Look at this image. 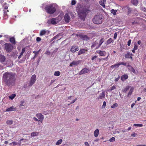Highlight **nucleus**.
<instances>
[{
    "label": "nucleus",
    "instance_id": "nucleus-1",
    "mask_svg": "<svg viewBox=\"0 0 146 146\" xmlns=\"http://www.w3.org/2000/svg\"><path fill=\"white\" fill-rule=\"evenodd\" d=\"M15 75L13 73L6 72L3 74V80L7 86H13L15 83Z\"/></svg>",
    "mask_w": 146,
    "mask_h": 146
},
{
    "label": "nucleus",
    "instance_id": "nucleus-2",
    "mask_svg": "<svg viewBox=\"0 0 146 146\" xmlns=\"http://www.w3.org/2000/svg\"><path fill=\"white\" fill-rule=\"evenodd\" d=\"M45 10L46 12L50 14H52L56 11V7L53 3H51L46 5Z\"/></svg>",
    "mask_w": 146,
    "mask_h": 146
},
{
    "label": "nucleus",
    "instance_id": "nucleus-3",
    "mask_svg": "<svg viewBox=\"0 0 146 146\" xmlns=\"http://www.w3.org/2000/svg\"><path fill=\"white\" fill-rule=\"evenodd\" d=\"M102 15H96L93 19V22L95 24H99L102 23Z\"/></svg>",
    "mask_w": 146,
    "mask_h": 146
},
{
    "label": "nucleus",
    "instance_id": "nucleus-4",
    "mask_svg": "<svg viewBox=\"0 0 146 146\" xmlns=\"http://www.w3.org/2000/svg\"><path fill=\"white\" fill-rule=\"evenodd\" d=\"M36 116L38 119L35 117H34L33 118L34 120L35 121H38V122L39 121L41 123H42L44 118V115H42L41 113H38L36 114ZM38 125H40V124L39 123H38Z\"/></svg>",
    "mask_w": 146,
    "mask_h": 146
},
{
    "label": "nucleus",
    "instance_id": "nucleus-5",
    "mask_svg": "<svg viewBox=\"0 0 146 146\" xmlns=\"http://www.w3.org/2000/svg\"><path fill=\"white\" fill-rule=\"evenodd\" d=\"M5 45V49L7 52H11L13 48V46L10 43H6Z\"/></svg>",
    "mask_w": 146,
    "mask_h": 146
},
{
    "label": "nucleus",
    "instance_id": "nucleus-6",
    "mask_svg": "<svg viewBox=\"0 0 146 146\" xmlns=\"http://www.w3.org/2000/svg\"><path fill=\"white\" fill-rule=\"evenodd\" d=\"M36 76L35 74L33 75L31 78V80L29 83V86H31L35 83L36 79Z\"/></svg>",
    "mask_w": 146,
    "mask_h": 146
},
{
    "label": "nucleus",
    "instance_id": "nucleus-7",
    "mask_svg": "<svg viewBox=\"0 0 146 146\" xmlns=\"http://www.w3.org/2000/svg\"><path fill=\"white\" fill-rule=\"evenodd\" d=\"M57 18H53L48 20L47 23L48 24H52L53 25L57 24L56 20Z\"/></svg>",
    "mask_w": 146,
    "mask_h": 146
},
{
    "label": "nucleus",
    "instance_id": "nucleus-8",
    "mask_svg": "<svg viewBox=\"0 0 146 146\" xmlns=\"http://www.w3.org/2000/svg\"><path fill=\"white\" fill-rule=\"evenodd\" d=\"M90 72V70L86 68H85L82 69L79 72L80 75H82L86 73H88Z\"/></svg>",
    "mask_w": 146,
    "mask_h": 146
},
{
    "label": "nucleus",
    "instance_id": "nucleus-9",
    "mask_svg": "<svg viewBox=\"0 0 146 146\" xmlns=\"http://www.w3.org/2000/svg\"><path fill=\"white\" fill-rule=\"evenodd\" d=\"M88 10L87 9H84L81 10L80 13L79 14L83 15L84 17L82 19H84L85 17H86V13L87 12Z\"/></svg>",
    "mask_w": 146,
    "mask_h": 146
},
{
    "label": "nucleus",
    "instance_id": "nucleus-10",
    "mask_svg": "<svg viewBox=\"0 0 146 146\" xmlns=\"http://www.w3.org/2000/svg\"><path fill=\"white\" fill-rule=\"evenodd\" d=\"M64 18L65 21L66 23H68L69 22L70 20V18L68 14L66 13L65 14Z\"/></svg>",
    "mask_w": 146,
    "mask_h": 146
},
{
    "label": "nucleus",
    "instance_id": "nucleus-11",
    "mask_svg": "<svg viewBox=\"0 0 146 146\" xmlns=\"http://www.w3.org/2000/svg\"><path fill=\"white\" fill-rule=\"evenodd\" d=\"M79 50L78 47L77 46H72L70 51L73 53Z\"/></svg>",
    "mask_w": 146,
    "mask_h": 146
},
{
    "label": "nucleus",
    "instance_id": "nucleus-12",
    "mask_svg": "<svg viewBox=\"0 0 146 146\" xmlns=\"http://www.w3.org/2000/svg\"><path fill=\"white\" fill-rule=\"evenodd\" d=\"M96 53L99 54L100 56H104L106 54V52L105 51H102L101 50H98L96 51Z\"/></svg>",
    "mask_w": 146,
    "mask_h": 146
},
{
    "label": "nucleus",
    "instance_id": "nucleus-13",
    "mask_svg": "<svg viewBox=\"0 0 146 146\" xmlns=\"http://www.w3.org/2000/svg\"><path fill=\"white\" fill-rule=\"evenodd\" d=\"M133 55V54L131 53H130L129 52H128L127 53L125 54V57L126 58H129L131 59L132 60H133L132 56Z\"/></svg>",
    "mask_w": 146,
    "mask_h": 146
},
{
    "label": "nucleus",
    "instance_id": "nucleus-14",
    "mask_svg": "<svg viewBox=\"0 0 146 146\" xmlns=\"http://www.w3.org/2000/svg\"><path fill=\"white\" fill-rule=\"evenodd\" d=\"M127 66L128 67V69L130 71L134 73H135V71L134 69L130 65H128Z\"/></svg>",
    "mask_w": 146,
    "mask_h": 146
},
{
    "label": "nucleus",
    "instance_id": "nucleus-15",
    "mask_svg": "<svg viewBox=\"0 0 146 146\" xmlns=\"http://www.w3.org/2000/svg\"><path fill=\"white\" fill-rule=\"evenodd\" d=\"M128 76L126 74H125L122 75L121 77V80L124 81H125L126 80L128 79Z\"/></svg>",
    "mask_w": 146,
    "mask_h": 146
},
{
    "label": "nucleus",
    "instance_id": "nucleus-16",
    "mask_svg": "<svg viewBox=\"0 0 146 146\" xmlns=\"http://www.w3.org/2000/svg\"><path fill=\"white\" fill-rule=\"evenodd\" d=\"M105 93L104 91H103L100 94L99 96L98 97V98L102 99L105 98Z\"/></svg>",
    "mask_w": 146,
    "mask_h": 146
},
{
    "label": "nucleus",
    "instance_id": "nucleus-17",
    "mask_svg": "<svg viewBox=\"0 0 146 146\" xmlns=\"http://www.w3.org/2000/svg\"><path fill=\"white\" fill-rule=\"evenodd\" d=\"M80 63V61H73L71 63H70V66L71 67L73 66V65H78Z\"/></svg>",
    "mask_w": 146,
    "mask_h": 146
},
{
    "label": "nucleus",
    "instance_id": "nucleus-18",
    "mask_svg": "<svg viewBox=\"0 0 146 146\" xmlns=\"http://www.w3.org/2000/svg\"><path fill=\"white\" fill-rule=\"evenodd\" d=\"M80 38L82 40H89V38L86 35H80Z\"/></svg>",
    "mask_w": 146,
    "mask_h": 146
},
{
    "label": "nucleus",
    "instance_id": "nucleus-19",
    "mask_svg": "<svg viewBox=\"0 0 146 146\" xmlns=\"http://www.w3.org/2000/svg\"><path fill=\"white\" fill-rule=\"evenodd\" d=\"M16 110V108H13V106L10 107V108H7L6 110V111H10Z\"/></svg>",
    "mask_w": 146,
    "mask_h": 146
},
{
    "label": "nucleus",
    "instance_id": "nucleus-20",
    "mask_svg": "<svg viewBox=\"0 0 146 146\" xmlns=\"http://www.w3.org/2000/svg\"><path fill=\"white\" fill-rule=\"evenodd\" d=\"M4 0H1V3L2 4V5H3V7H4L5 9H7L8 8V7L7 6V4L6 3H4Z\"/></svg>",
    "mask_w": 146,
    "mask_h": 146
},
{
    "label": "nucleus",
    "instance_id": "nucleus-21",
    "mask_svg": "<svg viewBox=\"0 0 146 146\" xmlns=\"http://www.w3.org/2000/svg\"><path fill=\"white\" fill-rule=\"evenodd\" d=\"M87 49H82L80 50L78 52V55H80L82 54H84L85 53L86 51H87Z\"/></svg>",
    "mask_w": 146,
    "mask_h": 146
},
{
    "label": "nucleus",
    "instance_id": "nucleus-22",
    "mask_svg": "<svg viewBox=\"0 0 146 146\" xmlns=\"http://www.w3.org/2000/svg\"><path fill=\"white\" fill-rule=\"evenodd\" d=\"M25 52V48H23L22 49V51L20 53V55L18 56V59H20L21 57L23 56V54Z\"/></svg>",
    "mask_w": 146,
    "mask_h": 146
},
{
    "label": "nucleus",
    "instance_id": "nucleus-23",
    "mask_svg": "<svg viewBox=\"0 0 146 146\" xmlns=\"http://www.w3.org/2000/svg\"><path fill=\"white\" fill-rule=\"evenodd\" d=\"M47 31H46L45 30H42L41 31L40 33V36H42L46 34L47 32ZM49 32V31H48Z\"/></svg>",
    "mask_w": 146,
    "mask_h": 146
},
{
    "label": "nucleus",
    "instance_id": "nucleus-24",
    "mask_svg": "<svg viewBox=\"0 0 146 146\" xmlns=\"http://www.w3.org/2000/svg\"><path fill=\"white\" fill-rule=\"evenodd\" d=\"M9 41L11 42L14 44L16 43L15 38L13 37L10 38L9 39Z\"/></svg>",
    "mask_w": 146,
    "mask_h": 146
},
{
    "label": "nucleus",
    "instance_id": "nucleus-25",
    "mask_svg": "<svg viewBox=\"0 0 146 146\" xmlns=\"http://www.w3.org/2000/svg\"><path fill=\"white\" fill-rule=\"evenodd\" d=\"M99 130L98 129H96L94 132V135L95 137H97L99 134Z\"/></svg>",
    "mask_w": 146,
    "mask_h": 146
},
{
    "label": "nucleus",
    "instance_id": "nucleus-26",
    "mask_svg": "<svg viewBox=\"0 0 146 146\" xmlns=\"http://www.w3.org/2000/svg\"><path fill=\"white\" fill-rule=\"evenodd\" d=\"M39 132H33L31 133V136L33 137L37 136L39 135Z\"/></svg>",
    "mask_w": 146,
    "mask_h": 146
},
{
    "label": "nucleus",
    "instance_id": "nucleus-27",
    "mask_svg": "<svg viewBox=\"0 0 146 146\" xmlns=\"http://www.w3.org/2000/svg\"><path fill=\"white\" fill-rule=\"evenodd\" d=\"M106 2V0H102L100 1V4L104 7H105V3Z\"/></svg>",
    "mask_w": 146,
    "mask_h": 146
},
{
    "label": "nucleus",
    "instance_id": "nucleus-28",
    "mask_svg": "<svg viewBox=\"0 0 146 146\" xmlns=\"http://www.w3.org/2000/svg\"><path fill=\"white\" fill-rule=\"evenodd\" d=\"M134 90L133 88L132 87L131 88L130 90H129V91L128 94L127 95V96L129 97V96H130L131 95L132 93L133 90Z\"/></svg>",
    "mask_w": 146,
    "mask_h": 146
},
{
    "label": "nucleus",
    "instance_id": "nucleus-29",
    "mask_svg": "<svg viewBox=\"0 0 146 146\" xmlns=\"http://www.w3.org/2000/svg\"><path fill=\"white\" fill-rule=\"evenodd\" d=\"M113 40L111 38H110L106 42V45H108L110 44L111 42H113Z\"/></svg>",
    "mask_w": 146,
    "mask_h": 146
},
{
    "label": "nucleus",
    "instance_id": "nucleus-30",
    "mask_svg": "<svg viewBox=\"0 0 146 146\" xmlns=\"http://www.w3.org/2000/svg\"><path fill=\"white\" fill-rule=\"evenodd\" d=\"M119 66V63H116L115 64L111 66L110 67L112 68L113 69L114 68H118Z\"/></svg>",
    "mask_w": 146,
    "mask_h": 146
},
{
    "label": "nucleus",
    "instance_id": "nucleus-31",
    "mask_svg": "<svg viewBox=\"0 0 146 146\" xmlns=\"http://www.w3.org/2000/svg\"><path fill=\"white\" fill-rule=\"evenodd\" d=\"M130 86H128L126 87L124 89L122 90V91L126 93L127 92V91L129 89V88H130Z\"/></svg>",
    "mask_w": 146,
    "mask_h": 146
},
{
    "label": "nucleus",
    "instance_id": "nucleus-32",
    "mask_svg": "<svg viewBox=\"0 0 146 146\" xmlns=\"http://www.w3.org/2000/svg\"><path fill=\"white\" fill-rule=\"evenodd\" d=\"M104 38H102L100 40L98 47H100L102 44V43L104 42Z\"/></svg>",
    "mask_w": 146,
    "mask_h": 146
},
{
    "label": "nucleus",
    "instance_id": "nucleus-33",
    "mask_svg": "<svg viewBox=\"0 0 146 146\" xmlns=\"http://www.w3.org/2000/svg\"><path fill=\"white\" fill-rule=\"evenodd\" d=\"M5 60V58L4 56H1L0 58V61L1 62H4Z\"/></svg>",
    "mask_w": 146,
    "mask_h": 146
},
{
    "label": "nucleus",
    "instance_id": "nucleus-34",
    "mask_svg": "<svg viewBox=\"0 0 146 146\" xmlns=\"http://www.w3.org/2000/svg\"><path fill=\"white\" fill-rule=\"evenodd\" d=\"M117 10H114V9H112L111 11V13L113 14V15H116V12H117Z\"/></svg>",
    "mask_w": 146,
    "mask_h": 146
},
{
    "label": "nucleus",
    "instance_id": "nucleus-35",
    "mask_svg": "<svg viewBox=\"0 0 146 146\" xmlns=\"http://www.w3.org/2000/svg\"><path fill=\"white\" fill-rule=\"evenodd\" d=\"M40 50V49L38 50L37 51V53H35V54L33 58V59L34 60L35 58L37 56Z\"/></svg>",
    "mask_w": 146,
    "mask_h": 146
},
{
    "label": "nucleus",
    "instance_id": "nucleus-36",
    "mask_svg": "<svg viewBox=\"0 0 146 146\" xmlns=\"http://www.w3.org/2000/svg\"><path fill=\"white\" fill-rule=\"evenodd\" d=\"M16 96V95L15 94H13L11 95V96H9V98L11 100L13 99Z\"/></svg>",
    "mask_w": 146,
    "mask_h": 146
},
{
    "label": "nucleus",
    "instance_id": "nucleus-37",
    "mask_svg": "<svg viewBox=\"0 0 146 146\" xmlns=\"http://www.w3.org/2000/svg\"><path fill=\"white\" fill-rule=\"evenodd\" d=\"M13 121L12 120H8L6 121V123L8 125H11L13 123Z\"/></svg>",
    "mask_w": 146,
    "mask_h": 146
},
{
    "label": "nucleus",
    "instance_id": "nucleus-38",
    "mask_svg": "<svg viewBox=\"0 0 146 146\" xmlns=\"http://www.w3.org/2000/svg\"><path fill=\"white\" fill-rule=\"evenodd\" d=\"M131 2L134 5H136L138 3L137 0H131Z\"/></svg>",
    "mask_w": 146,
    "mask_h": 146
},
{
    "label": "nucleus",
    "instance_id": "nucleus-39",
    "mask_svg": "<svg viewBox=\"0 0 146 146\" xmlns=\"http://www.w3.org/2000/svg\"><path fill=\"white\" fill-rule=\"evenodd\" d=\"M60 74V72L59 71H56L55 72L54 75L56 76H59Z\"/></svg>",
    "mask_w": 146,
    "mask_h": 146
},
{
    "label": "nucleus",
    "instance_id": "nucleus-40",
    "mask_svg": "<svg viewBox=\"0 0 146 146\" xmlns=\"http://www.w3.org/2000/svg\"><path fill=\"white\" fill-rule=\"evenodd\" d=\"M62 141V139H60L56 143V145H59L60 144Z\"/></svg>",
    "mask_w": 146,
    "mask_h": 146
},
{
    "label": "nucleus",
    "instance_id": "nucleus-41",
    "mask_svg": "<svg viewBox=\"0 0 146 146\" xmlns=\"http://www.w3.org/2000/svg\"><path fill=\"white\" fill-rule=\"evenodd\" d=\"M118 106V104L117 103H115L114 104H113V105L111 106V108H115L116 107H117Z\"/></svg>",
    "mask_w": 146,
    "mask_h": 146
},
{
    "label": "nucleus",
    "instance_id": "nucleus-42",
    "mask_svg": "<svg viewBox=\"0 0 146 146\" xmlns=\"http://www.w3.org/2000/svg\"><path fill=\"white\" fill-rule=\"evenodd\" d=\"M84 16V15H81L80 14H79V17H80V19L82 20H83V21H84L86 17H85L84 18V19H82L84 17H83Z\"/></svg>",
    "mask_w": 146,
    "mask_h": 146
},
{
    "label": "nucleus",
    "instance_id": "nucleus-43",
    "mask_svg": "<svg viewBox=\"0 0 146 146\" xmlns=\"http://www.w3.org/2000/svg\"><path fill=\"white\" fill-rule=\"evenodd\" d=\"M143 126V125L141 124H135L133 125V126H134L141 127Z\"/></svg>",
    "mask_w": 146,
    "mask_h": 146
},
{
    "label": "nucleus",
    "instance_id": "nucleus-44",
    "mask_svg": "<svg viewBox=\"0 0 146 146\" xmlns=\"http://www.w3.org/2000/svg\"><path fill=\"white\" fill-rule=\"evenodd\" d=\"M25 102V101L24 100H23L21 101L20 102V106L21 107L23 106H24V104Z\"/></svg>",
    "mask_w": 146,
    "mask_h": 146
},
{
    "label": "nucleus",
    "instance_id": "nucleus-45",
    "mask_svg": "<svg viewBox=\"0 0 146 146\" xmlns=\"http://www.w3.org/2000/svg\"><path fill=\"white\" fill-rule=\"evenodd\" d=\"M115 139L114 137H112L111 138H110L109 141L111 142H113L115 141Z\"/></svg>",
    "mask_w": 146,
    "mask_h": 146
},
{
    "label": "nucleus",
    "instance_id": "nucleus-46",
    "mask_svg": "<svg viewBox=\"0 0 146 146\" xmlns=\"http://www.w3.org/2000/svg\"><path fill=\"white\" fill-rule=\"evenodd\" d=\"M4 12V17H8V15L7 12L5 10H3Z\"/></svg>",
    "mask_w": 146,
    "mask_h": 146
},
{
    "label": "nucleus",
    "instance_id": "nucleus-47",
    "mask_svg": "<svg viewBox=\"0 0 146 146\" xmlns=\"http://www.w3.org/2000/svg\"><path fill=\"white\" fill-rule=\"evenodd\" d=\"M116 88V86L115 85L113 86L112 87H111L110 88V91H111L112 90L115 89Z\"/></svg>",
    "mask_w": 146,
    "mask_h": 146
},
{
    "label": "nucleus",
    "instance_id": "nucleus-48",
    "mask_svg": "<svg viewBox=\"0 0 146 146\" xmlns=\"http://www.w3.org/2000/svg\"><path fill=\"white\" fill-rule=\"evenodd\" d=\"M106 105V102L104 101L103 103V105L102 106V108H105Z\"/></svg>",
    "mask_w": 146,
    "mask_h": 146
},
{
    "label": "nucleus",
    "instance_id": "nucleus-49",
    "mask_svg": "<svg viewBox=\"0 0 146 146\" xmlns=\"http://www.w3.org/2000/svg\"><path fill=\"white\" fill-rule=\"evenodd\" d=\"M118 63L119 66L121 65H123L125 66H126V64L123 62H120Z\"/></svg>",
    "mask_w": 146,
    "mask_h": 146
},
{
    "label": "nucleus",
    "instance_id": "nucleus-50",
    "mask_svg": "<svg viewBox=\"0 0 146 146\" xmlns=\"http://www.w3.org/2000/svg\"><path fill=\"white\" fill-rule=\"evenodd\" d=\"M109 56V54H108V56L106 58H102V60H108V57Z\"/></svg>",
    "mask_w": 146,
    "mask_h": 146
},
{
    "label": "nucleus",
    "instance_id": "nucleus-51",
    "mask_svg": "<svg viewBox=\"0 0 146 146\" xmlns=\"http://www.w3.org/2000/svg\"><path fill=\"white\" fill-rule=\"evenodd\" d=\"M76 3V1L75 0H72L71 2L72 5H74Z\"/></svg>",
    "mask_w": 146,
    "mask_h": 146
},
{
    "label": "nucleus",
    "instance_id": "nucleus-52",
    "mask_svg": "<svg viewBox=\"0 0 146 146\" xmlns=\"http://www.w3.org/2000/svg\"><path fill=\"white\" fill-rule=\"evenodd\" d=\"M137 135V133H135L134 132H133L131 134V136L135 137Z\"/></svg>",
    "mask_w": 146,
    "mask_h": 146
},
{
    "label": "nucleus",
    "instance_id": "nucleus-53",
    "mask_svg": "<svg viewBox=\"0 0 146 146\" xmlns=\"http://www.w3.org/2000/svg\"><path fill=\"white\" fill-rule=\"evenodd\" d=\"M127 8H128V14H129L131 13V8L129 7H128Z\"/></svg>",
    "mask_w": 146,
    "mask_h": 146
},
{
    "label": "nucleus",
    "instance_id": "nucleus-54",
    "mask_svg": "<svg viewBox=\"0 0 146 146\" xmlns=\"http://www.w3.org/2000/svg\"><path fill=\"white\" fill-rule=\"evenodd\" d=\"M41 40V38L39 37H37L36 38V40L37 42H38Z\"/></svg>",
    "mask_w": 146,
    "mask_h": 146
},
{
    "label": "nucleus",
    "instance_id": "nucleus-55",
    "mask_svg": "<svg viewBox=\"0 0 146 146\" xmlns=\"http://www.w3.org/2000/svg\"><path fill=\"white\" fill-rule=\"evenodd\" d=\"M97 56L95 55L92 57V60H93L94 59L97 58Z\"/></svg>",
    "mask_w": 146,
    "mask_h": 146
},
{
    "label": "nucleus",
    "instance_id": "nucleus-56",
    "mask_svg": "<svg viewBox=\"0 0 146 146\" xmlns=\"http://www.w3.org/2000/svg\"><path fill=\"white\" fill-rule=\"evenodd\" d=\"M96 45V43H94L91 46V48H94L95 47V46Z\"/></svg>",
    "mask_w": 146,
    "mask_h": 146
},
{
    "label": "nucleus",
    "instance_id": "nucleus-57",
    "mask_svg": "<svg viewBox=\"0 0 146 146\" xmlns=\"http://www.w3.org/2000/svg\"><path fill=\"white\" fill-rule=\"evenodd\" d=\"M131 40H129L127 43V44L128 46H129L131 44Z\"/></svg>",
    "mask_w": 146,
    "mask_h": 146
},
{
    "label": "nucleus",
    "instance_id": "nucleus-58",
    "mask_svg": "<svg viewBox=\"0 0 146 146\" xmlns=\"http://www.w3.org/2000/svg\"><path fill=\"white\" fill-rule=\"evenodd\" d=\"M77 100V98H75L73 100H72V101L70 102V104H72L74 103Z\"/></svg>",
    "mask_w": 146,
    "mask_h": 146
},
{
    "label": "nucleus",
    "instance_id": "nucleus-59",
    "mask_svg": "<svg viewBox=\"0 0 146 146\" xmlns=\"http://www.w3.org/2000/svg\"><path fill=\"white\" fill-rule=\"evenodd\" d=\"M117 37V33H115L114 34V38L115 39Z\"/></svg>",
    "mask_w": 146,
    "mask_h": 146
},
{
    "label": "nucleus",
    "instance_id": "nucleus-60",
    "mask_svg": "<svg viewBox=\"0 0 146 146\" xmlns=\"http://www.w3.org/2000/svg\"><path fill=\"white\" fill-rule=\"evenodd\" d=\"M120 78V77L119 76L118 77L116 78L115 79V82H117L119 80V79Z\"/></svg>",
    "mask_w": 146,
    "mask_h": 146
},
{
    "label": "nucleus",
    "instance_id": "nucleus-61",
    "mask_svg": "<svg viewBox=\"0 0 146 146\" xmlns=\"http://www.w3.org/2000/svg\"><path fill=\"white\" fill-rule=\"evenodd\" d=\"M139 23L138 22L134 21L133 22H132V24L133 25H135V24H138Z\"/></svg>",
    "mask_w": 146,
    "mask_h": 146
},
{
    "label": "nucleus",
    "instance_id": "nucleus-62",
    "mask_svg": "<svg viewBox=\"0 0 146 146\" xmlns=\"http://www.w3.org/2000/svg\"><path fill=\"white\" fill-rule=\"evenodd\" d=\"M137 48H138V46H137V45L135 44L133 49H134V50H136L137 49Z\"/></svg>",
    "mask_w": 146,
    "mask_h": 146
},
{
    "label": "nucleus",
    "instance_id": "nucleus-63",
    "mask_svg": "<svg viewBox=\"0 0 146 146\" xmlns=\"http://www.w3.org/2000/svg\"><path fill=\"white\" fill-rule=\"evenodd\" d=\"M12 143H13L14 145H17V143L15 142H12Z\"/></svg>",
    "mask_w": 146,
    "mask_h": 146
},
{
    "label": "nucleus",
    "instance_id": "nucleus-64",
    "mask_svg": "<svg viewBox=\"0 0 146 146\" xmlns=\"http://www.w3.org/2000/svg\"><path fill=\"white\" fill-rule=\"evenodd\" d=\"M84 144L86 146H89V144L88 142H85L84 143Z\"/></svg>",
    "mask_w": 146,
    "mask_h": 146
}]
</instances>
